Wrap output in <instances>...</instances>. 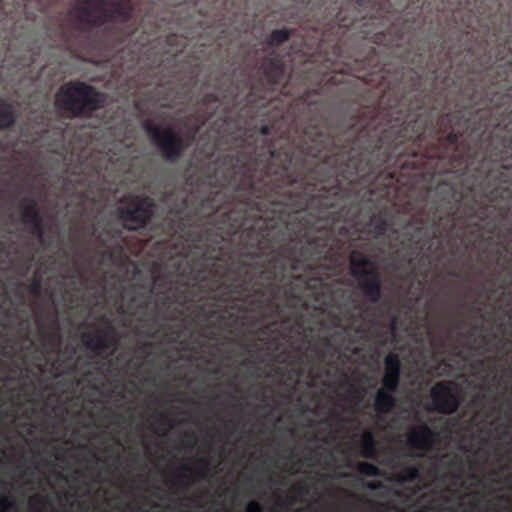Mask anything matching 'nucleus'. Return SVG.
Listing matches in <instances>:
<instances>
[{
  "instance_id": "obj_12",
  "label": "nucleus",
  "mask_w": 512,
  "mask_h": 512,
  "mask_svg": "<svg viewBox=\"0 0 512 512\" xmlns=\"http://www.w3.org/2000/svg\"><path fill=\"white\" fill-rule=\"evenodd\" d=\"M360 451L366 459H373L375 455V439L370 430L364 431L359 441Z\"/></svg>"
},
{
  "instance_id": "obj_10",
  "label": "nucleus",
  "mask_w": 512,
  "mask_h": 512,
  "mask_svg": "<svg viewBox=\"0 0 512 512\" xmlns=\"http://www.w3.org/2000/svg\"><path fill=\"white\" fill-rule=\"evenodd\" d=\"M394 393L384 387L377 390L376 396H374V410L378 414H387L393 410L396 405Z\"/></svg>"
},
{
  "instance_id": "obj_27",
  "label": "nucleus",
  "mask_w": 512,
  "mask_h": 512,
  "mask_svg": "<svg viewBox=\"0 0 512 512\" xmlns=\"http://www.w3.org/2000/svg\"><path fill=\"white\" fill-rule=\"evenodd\" d=\"M207 471V463L200 469L199 475H205Z\"/></svg>"
},
{
  "instance_id": "obj_6",
  "label": "nucleus",
  "mask_w": 512,
  "mask_h": 512,
  "mask_svg": "<svg viewBox=\"0 0 512 512\" xmlns=\"http://www.w3.org/2000/svg\"><path fill=\"white\" fill-rule=\"evenodd\" d=\"M153 214V204L150 199H144L140 204L120 211V217L128 229H139Z\"/></svg>"
},
{
  "instance_id": "obj_24",
  "label": "nucleus",
  "mask_w": 512,
  "mask_h": 512,
  "mask_svg": "<svg viewBox=\"0 0 512 512\" xmlns=\"http://www.w3.org/2000/svg\"><path fill=\"white\" fill-rule=\"evenodd\" d=\"M292 490L295 496L300 497L306 493V486L304 484H293Z\"/></svg>"
},
{
  "instance_id": "obj_5",
  "label": "nucleus",
  "mask_w": 512,
  "mask_h": 512,
  "mask_svg": "<svg viewBox=\"0 0 512 512\" xmlns=\"http://www.w3.org/2000/svg\"><path fill=\"white\" fill-rule=\"evenodd\" d=\"M432 405L443 414H453L458 408V399L453 389L445 384H436L431 390Z\"/></svg>"
},
{
  "instance_id": "obj_9",
  "label": "nucleus",
  "mask_w": 512,
  "mask_h": 512,
  "mask_svg": "<svg viewBox=\"0 0 512 512\" xmlns=\"http://www.w3.org/2000/svg\"><path fill=\"white\" fill-rule=\"evenodd\" d=\"M82 342L91 351L100 353L113 344L110 334L105 331H98L94 334H85L82 336Z\"/></svg>"
},
{
  "instance_id": "obj_14",
  "label": "nucleus",
  "mask_w": 512,
  "mask_h": 512,
  "mask_svg": "<svg viewBox=\"0 0 512 512\" xmlns=\"http://www.w3.org/2000/svg\"><path fill=\"white\" fill-rule=\"evenodd\" d=\"M419 477V469L415 466H405L396 474L398 482H412Z\"/></svg>"
},
{
  "instance_id": "obj_22",
  "label": "nucleus",
  "mask_w": 512,
  "mask_h": 512,
  "mask_svg": "<svg viewBox=\"0 0 512 512\" xmlns=\"http://www.w3.org/2000/svg\"><path fill=\"white\" fill-rule=\"evenodd\" d=\"M388 226L389 223L386 222V220L381 219L376 223V225H374V233H376L377 237H380L385 233Z\"/></svg>"
},
{
  "instance_id": "obj_21",
  "label": "nucleus",
  "mask_w": 512,
  "mask_h": 512,
  "mask_svg": "<svg viewBox=\"0 0 512 512\" xmlns=\"http://www.w3.org/2000/svg\"><path fill=\"white\" fill-rule=\"evenodd\" d=\"M25 217L28 218V220L32 223L33 226L36 228L39 227V217L38 213L33 210L32 208H27L25 210Z\"/></svg>"
},
{
  "instance_id": "obj_18",
  "label": "nucleus",
  "mask_w": 512,
  "mask_h": 512,
  "mask_svg": "<svg viewBox=\"0 0 512 512\" xmlns=\"http://www.w3.org/2000/svg\"><path fill=\"white\" fill-rule=\"evenodd\" d=\"M289 33L287 30H274L269 35L268 42L270 44H280L287 40Z\"/></svg>"
},
{
  "instance_id": "obj_19",
  "label": "nucleus",
  "mask_w": 512,
  "mask_h": 512,
  "mask_svg": "<svg viewBox=\"0 0 512 512\" xmlns=\"http://www.w3.org/2000/svg\"><path fill=\"white\" fill-rule=\"evenodd\" d=\"M16 501L14 498L9 496H0V512H9L10 509H14Z\"/></svg>"
},
{
  "instance_id": "obj_3",
  "label": "nucleus",
  "mask_w": 512,
  "mask_h": 512,
  "mask_svg": "<svg viewBox=\"0 0 512 512\" xmlns=\"http://www.w3.org/2000/svg\"><path fill=\"white\" fill-rule=\"evenodd\" d=\"M370 265L369 259L360 252L351 254L352 275L356 278L358 286L364 291L371 302H377L381 297L380 283L373 275L372 271L367 269Z\"/></svg>"
},
{
  "instance_id": "obj_13",
  "label": "nucleus",
  "mask_w": 512,
  "mask_h": 512,
  "mask_svg": "<svg viewBox=\"0 0 512 512\" xmlns=\"http://www.w3.org/2000/svg\"><path fill=\"white\" fill-rule=\"evenodd\" d=\"M27 506L30 512H47L48 498L34 494L29 497Z\"/></svg>"
},
{
  "instance_id": "obj_8",
  "label": "nucleus",
  "mask_w": 512,
  "mask_h": 512,
  "mask_svg": "<svg viewBox=\"0 0 512 512\" xmlns=\"http://www.w3.org/2000/svg\"><path fill=\"white\" fill-rule=\"evenodd\" d=\"M407 443L411 448L419 451H428L434 443V434L428 426H418L408 434Z\"/></svg>"
},
{
  "instance_id": "obj_20",
  "label": "nucleus",
  "mask_w": 512,
  "mask_h": 512,
  "mask_svg": "<svg viewBox=\"0 0 512 512\" xmlns=\"http://www.w3.org/2000/svg\"><path fill=\"white\" fill-rule=\"evenodd\" d=\"M175 483L182 487H188L192 484L191 476L188 473L179 472L175 475Z\"/></svg>"
},
{
  "instance_id": "obj_7",
  "label": "nucleus",
  "mask_w": 512,
  "mask_h": 512,
  "mask_svg": "<svg viewBox=\"0 0 512 512\" xmlns=\"http://www.w3.org/2000/svg\"><path fill=\"white\" fill-rule=\"evenodd\" d=\"M401 379V361L394 354L384 357L383 387L390 392H396Z\"/></svg>"
},
{
  "instance_id": "obj_2",
  "label": "nucleus",
  "mask_w": 512,
  "mask_h": 512,
  "mask_svg": "<svg viewBox=\"0 0 512 512\" xmlns=\"http://www.w3.org/2000/svg\"><path fill=\"white\" fill-rule=\"evenodd\" d=\"M80 19L94 26H104L107 20L128 19L130 0H87L81 6Z\"/></svg>"
},
{
  "instance_id": "obj_15",
  "label": "nucleus",
  "mask_w": 512,
  "mask_h": 512,
  "mask_svg": "<svg viewBox=\"0 0 512 512\" xmlns=\"http://www.w3.org/2000/svg\"><path fill=\"white\" fill-rule=\"evenodd\" d=\"M14 122L12 106L0 102V128L8 127Z\"/></svg>"
},
{
  "instance_id": "obj_25",
  "label": "nucleus",
  "mask_w": 512,
  "mask_h": 512,
  "mask_svg": "<svg viewBox=\"0 0 512 512\" xmlns=\"http://www.w3.org/2000/svg\"><path fill=\"white\" fill-rule=\"evenodd\" d=\"M192 470L191 462H184L181 466V472L190 474Z\"/></svg>"
},
{
  "instance_id": "obj_16",
  "label": "nucleus",
  "mask_w": 512,
  "mask_h": 512,
  "mask_svg": "<svg viewBox=\"0 0 512 512\" xmlns=\"http://www.w3.org/2000/svg\"><path fill=\"white\" fill-rule=\"evenodd\" d=\"M357 469H358L359 473H361L362 475H366V476H381L382 475L381 470L377 466H374L372 463H369V462H358Z\"/></svg>"
},
{
  "instance_id": "obj_1",
  "label": "nucleus",
  "mask_w": 512,
  "mask_h": 512,
  "mask_svg": "<svg viewBox=\"0 0 512 512\" xmlns=\"http://www.w3.org/2000/svg\"><path fill=\"white\" fill-rule=\"evenodd\" d=\"M103 97L84 83L64 87L58 91L55 104L74 114L90 113L100 107Z\"/></svg>"
},
{
  "instance_id": "obj_23",
  "label": "nucleus",
  "mask_w": 512,
  "mask_h": 512,
  "mask_svg": "<svg viewBox=\"0 0 512 512\" xmlns=\"http://www.w3.org/2000/svg\"><path fill=\"white\" fill-rule=\"evenodd\" d=\"M245 512H263V507L257 500H251L246 504Z\"/></svg>"
},
{
  "instance_id": "obj_28",
  "label": "nucleus",
  "mask_w": 512,
  "mask_h": 512,
  "mask_svg": "<svg viewBox=\"0 0 512 512\" xmlns=\"http://www.w3.org/2000/svg\"><path fill=\"white\" fill-rule=\"evenodd\" d=\"M262 132H263V134H267L268 133V128L266 126L263 127Z\"/></svg>"
},
{
  "instance_id": "obj_4",
  "label": "nucleus",
  "mask_w": 512,
  "mask_h": 512,
  "mask_svg": "<svg viewBox=\"0 0 512 512\" xmlns=\"http://www.w3.org/2000/svg\"><path fill=\"white\" fill-rule=\"evenodd\" d=\"M145 131L151 137L152 141L161 149L167 159H176L179 156V146L177 136L171 130L161 128L153 124H146Z\"/></svg>"
},
{
  "instance_id": "obj_17",
  "label": "nucleus",
  "mask_w": 512,
  "mask_h": 512,
  "mask_svg": "<svg viewBox=\"0 0 512 512\" xmlns=\"http://www.w3.org/2000/svg\"><path fill=\"white\" fill-rule=\"evenodd\" d=\"M161 509V504L158 502H153L151 507H145L144 505H132L128 506L126 509L120 512H157ZM109 512V511H104Z\"/></svg>"
},
{
  "instance_id": "obj_29",
  "label": "nucleus",
  "mask_w": 512,
  "mask_h": 512,
  "mask_svg": "<svg viewBox=\"0 0 512 512\" xmlns=\"http://www.w3.org/2000/svg\"><path fill=\"white\" fill-rule=\"evenodd\" d=\"M289 500H290V501H293V500H294V496H290V497H289Z\"/></svg>"
},
{
  "instance_id": "obj_11",
  "label": "nucleus",
  "mask_w": 512,
  "mask_h": 512,
  "mask_svg": "<svg viewBox=\"0 0 512 512\" xmlns=\"http://www.w3.org/2000/svg\"><path fill=\"white\" fill-rule=\"evenodd\" d=\"M455 497L456 503L449 504L447 507V509L452 512H486L480 498L477 496L468 500L461 497L459 494H456Z\"/></svg>"
},
{
  "instance_id": "obj_26",
  "label": "nucleus",
  "mask_w": 512,
  "mask_h": 512,
  "mask_svg": "<svg viewBox=\"0 0 512 512\" xmlns=\"http://www.w3.org/2000/svg\"><path fill=\"white\" fill-rule=\"evenodd\" d=\"M367 487L370 489V490H378L382 487V483L380 481H377V482H369L367 484Z\"/></svg>"
}]
</instances>
